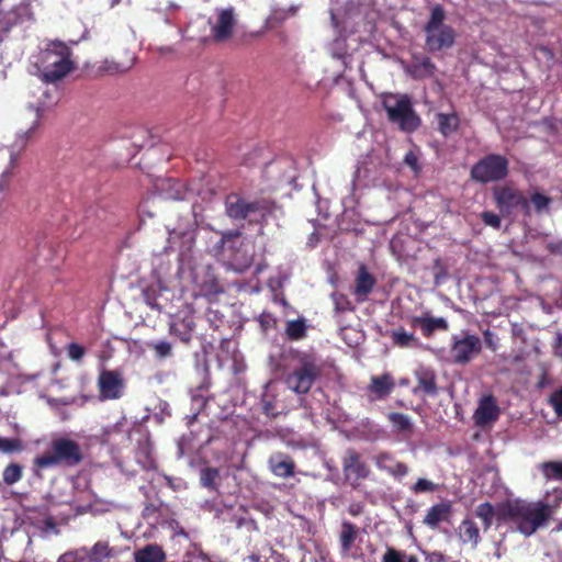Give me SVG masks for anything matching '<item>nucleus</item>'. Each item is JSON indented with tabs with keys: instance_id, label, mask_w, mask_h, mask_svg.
<instances>
[{
	"instance_id": "nucleus-1",
	"label": "nucleus",
	"mask_w": 562,
	"mask_h": 562,
	"mask_svg": "<svg viewBox=\"0 0 562 562\" xmlns=\"http://www.w3.org/2000/svg\"><path fill=\"white\" fill-rule=\"evenodd\" d=\"M557 506V503L551 502V496L547 495L543 501L509 502L503 507L502 514L513 527L528 537L547 524Z\"/></svg>"
},
{
	"instance_id": "nucleus-2",
	"label": "nucleus",
	"mask_w": 562,
	"mask_h": 562,
	"mask_svg": "<svg viewBox=\"0 0 562 562\" xmlns=\"http://www.w3.org/2000/svg\"><path fill=\"white\" fill-rule=\"evenodd\" d=\"M23 115L29 121L30 125L26 131L18 133L16 140L13 146H4L0 144V165L4 164L5 168L0 176V191H3L12 177V169L16 165L18 157L22 149L25 147L26 140L40 125L42 117V108L33 104L29 105Z\"/></svg>"
},
{
	"instance_id": "nucleus-3",
	"label": "nucleus",
	"mask_w": 562,
	"mask_h": 562,
	"mask_svg": "<svg viewBox=\"0 0 562 562\" xmlns=\"http://www.w3.org/2000/svg\"><path fill=\"white\" fill-rule=\"evenodd\" d=\"M40 71L45 81L55 82L65 77L72 68L68 46L61 42H52L40 56Z\"/></svg>"
},
{
	"instance_id": "nucleus-4",
	"label": "nucleus",
	"mask_w": 562,
	"mask_h": 562,
	"mask_svg": "<svg viewBox=\"0 0 562 562\" xmlns=\"http://www.w3.org/2000/svg\"><path fill=\"white\" fill-rule=\"evenodd\" d=\"M81 460L80 449L77 442L67 438H57L52 441L50 449L36 457L33 462L34 473L45 469L65 464H76Z\"/></svg>"
},
{
	"instance_id": "nucleus-5",
	"label": "nucleus",
	"mask_w": 562,
	"mask_h": 562,
	"mask_svg": "<svg viewBox=\"0 0 562 562\" xmlns=\"http://www.w3.org/2000/svg\"><path fill=\"white\" fill-rule=\"evenodd\" d=\"M446 14L440 5L431 9L430 18L425 25L426 47L429 52L450 48L456 38L454 30L445 23Z\"/></svg>"
},
{
	"instance_id": "nucleus-6",
	"label": "nucleus",
	"mask_w": 562,
	"mask_h": 562,
	"mask_svg": "<svg viewBox=\"0 0 562 562\" xmlns=\"http://www.w3.org/2000/svg\"><path fill=\"white\" fill-rule=\"evenodd\" d=\"M180 277L186 282L182 293H189L191 297L209 296L217 292L216 280L209 265L181 268Z\"/></svg>"
},
{
	"instance_id": "nucleus-7",
	"label": "nucleus",
	"mask_w": 562,
	"mask_h": 562,
	"mask_svg": "<svg viewBox=\"0 0 562 562\" xmlns=\"http://www.w3.org/2000/svg\"><path fill=\"white\" fill-rule=\"evenodd\" d=\"M382 104L389 120L398 125L402 131L411 133L419 126L420 120L406 95L386 94L383 97Z\"/></svg>"
},
{
	"instance_id": "nucleus-8",
	"label": "nucleus",
	"mask_w": 562,
	"mask_h": 562,
	"mask_svg": "<svg viewBox=\"0 0 562 562\" xmlns=\"http://www.w3.org/2000/svg\"><path fill=\"white\" fill-rule=\"evenodd\" d=\"M221 249L231 251V266L237 272H243L252 260V247L245 243L237 232H228L221 236Z\"/></svg>"
},
{
	"instance_id": "nucleus-9",
	"label": "nucleus",
	"mask_w": 562,
	"mask_h": 562,
	"mask_svg": "<svg viewBox=\"0 0 562 562\" xmlns=\"http://www.w3.org/2000/svg\"><path fill=\"white\" fill-rule=\"evenodd\" d=\"M507 172V159L501 155H490L473 166L471 176L474 180L486 183L505 178Z\"/></svg>"
},
{
	"instance_id": "nucleus-10",
	"label": "nucleus",
	"mask_w": 562,
	"mask_h": 562,
	"mask_svg": "<svg viewBox=\"0 0 562 562\" xmlns=\"http://www.w3.org/2000/svg\"><path fill=\"white\" fill-rule=\"evenodd\" d=\"M98 386L102 400H117L124 394L125 381L121 372L103 370L98 378Z\"/></svg>"
},
{
	"instance_id": "nucleus-11",
	"label": "nucleus",
	"mask_w": 562,
	"mask_h": 562,
	"mask_svg": "<svg viewBox=\"0 0 562 562\" xmlns=\"http://www.w3.org/2000/svg\"><path fill=\"white\" fill-rule=\"evenodd\" d=\"M481 347V339L475 335L456 337L451 355L454 362L467 363L480 353Z\"/></svg>"
},
{
	"instance_id": "nucleus-12",
	"label": "nucleus",
	"mask_w": 562,
	"mask_h": 562,
	"mask_svg": "<svg viewBox=\"0 0 562 562\" xmlns=\"http://www.w3.org/2000/svg\"><path fill=\"white\" fill-rule=\"evenodd\" d=\"M318 373L317 367L312 361H305L286 379L288 386L296 393H306L313 385Z\"/></svg>"
},
{
	"instance_id": "nucleus-13",
	"label": "nucleus",
	"mask_w": 562,
	"mask_h": 562,
	"mask_svg": "<svg viewBox=\"0 0 562 562\" xmlns=\"http://www.w3.org/2000/svg\"><path fill=\"white\" fill-rule=\"evenodd\" d=\"M211 25V36L217 41L223 42L228 40L235 29L236 19L233 9H221L216 12L214 21H209Z\"/></svg>"
},
{
	"instance_id": "nucleus-14",
	"label": "nucleus",
	"mask_w": 562,
	"mask_h": 562,
	"mask_svg": "<svg viewBox=\"0 0 562 562\" xmlns=\"http://www.w3.org/2000/svg\"><path fill=\"white\" fill-rule=\"evenodd\" d=\"M494 194L497 205L503 212L510 213L514 210L527 212L529 209L527 200L512 187L497 188Z\"/></svg>"
},
{
	"instance_id": "nucleus-15",
	"label": "nucleus",
	"mask_w": 562,
	"mask_h": 562,
	"mask_svg": "<svg viewBox=\"0 0 562 562\" xmlns=\"http://www.w3.org/2000/svg\"><path fill=\"white\" fill-rule=\"evenodd\" d=\"M193 225L189 218H186L179 225L168 228V248L184 250L191 247L194 237Z\"/></svg>"
},
{
	"instance_id": "nucleus-16",
	"label": "nucleus",
	"mask_w": 562,
	"mask_h": 562,
	"mask_svg": "<svg viewBox=\"0 0 562 562\" xmlns=\"http://www.w3.org/2000/svg\"><path fill=\"white\" fill-rule=\"evenodd\" d=\"M499 416V407L493 396H483L474 412L475 424L484 428L492 425Z\"/></svg>"
},
{
	"instance_id": "nucleus-17",
	"label": "nucleus",
	"mask_w": 562,
	"mask_h": 562,
	"mask_svg": "<svg viewBox=\"0 0 562 562\" xmlns=\"http://www.w3.org/2000/svg\"><path fill=\"white\" fill-rule=\"evenodd\" d=\"M394 386L395 382L390 373L372 376L367 387L368 396L371 401L383 400L392 393Z\"/></svg>"
},
{
	"instance_id": "nucleus-18",
	"label": "nucleus",
	"mask_w": 562,
	"mask_h": 562,
	"mask_svg": "<svg viewBox=\"0 0 562 562\" xmlns=\"http://www.w3.org/2000/svg\"><path fill=\"white\" fill-rule=\"evenodd\" d=\"M344 472L348 481H358L368 476L369 468L358 453L349 450L344 458Z\"/></svg>"
},
{
	"instance_id": "nucleus-19",
	"label": "nucleus",
	"mask_w": 562,
	"mask_h": 562,
	"mask_svg": "<svg viewBox=\"0 0 562 562\" xmlns=\"http://www.w3.org/2000/svg\"><path fill=\"white\" fill-rule=\"evenodd\" d=\"M259 207L257 204H250L236 196H231L226 201L227 214L233 218H249V221H257L255 214Z\"/></svg>"
},
{
	"instance_id": "nucleus-20",
	"label": "nucleus",
	"mask_w": 562,
	"mask_h": 562,
	"mask_svg": "<svg viewBox=\"0 0 562 562\" xmlns=\"http://www.w3.org/2000/svg\"><path fill=\"white\" fill-rule=\"evenodd\" d=\"M452 515V504L450 501H443L435 504L426 513L423 522L430 529H436L440 522L449 520Z\"/></svg>"
},
{
	"instance_id": "nucleus-21",
	"label": "nucleus",
	"mask_w": 562,
	"mask_h": 562,
	"mask_svg": "<svg viewBox=\"0 0 562 562\" xmlns=\"http://www.w3.org/2000/svg\"><path fill=\"white\" fill-rule=\"evenodd\" d=\"M374 462L380 470L386 471L396 479L404 477L408 473V468L404 463L396 461L387 452L376 454Z\"/></svg>"
},
{
	"instance_id": "nucleus-22",
	"label": "nucleus",
	"mask_w": 562,
	"mask_h": 562,
	"mask_svg": "<svg viewBox=\"0 0 562 562\" xmlns=\"http://www.w3.org/2000/svg\"><path fill=\"white\" fill-rule=\"evenodd\" d=\"M117 551L111 548L106 541H98L91 549H87V562H110L116 557Z\"/></svg>"
},
{
	"instance_id": "nucleus-23",
	"label": "nucleus",
	"mask_w": 562,
	"mask_h": 562,
	"mask_svg": "<svg viewBox=\"0 0 562 562\" xmlns=\"http://www.w3.org/2000/svg\"><path fill=\"white\" fill-rule=\"evenodd\" d=\"M135 63V57L132 56L125 61H117L114 58H105L98 66V72L100 75L113 76L117 74L126 72L132 68Z\"/></svg>"
},
{
	"instance_id": "nucleus-24",
	"label": "nucleus",
	"mask_w": 562,
	"mask_h": 562,
	"mask_svg": "<svg viewBox=\"0 0 562 562\" xmlns=\"http://www.w3.org/2000/svg\"><path fill=\"white\" fill-rule=\"evenodd\" d=\"M375 283L374 278L361 266L356 279L355 294L358 301H364L368 294L373 289Z\"/></svg>"
},
{
	"instance_id": "nucleus-25",
	"label": "nucleus",
	"mask_w": 562,
	"mask_h": 562,
	"mask_svg": "<svg viewBox=\"0 0 562 562\" xmlns=\"http://www.w3.org/2000/svg\"><path fill=\"white\" fill-rule=\"evenodd\" d=\"M157 189L168 199L183 200L187 198L189 190L180 182L168 179L161 180L157 184Z\"/></svg>"
},
{
	"instance_id": "nucleus-26",
	"label": "nucleus",
	"mask_w": 562,
	"mask_h": 562,
	"mask_svg": "<svg viewBox=\"0 0 562 562\" xmlns=\"http://www.w3.org/2000/svg\"><path fill=\"white\" fill-rule=\"evenodd\" d=\"M164 551L155 544H148L135 552V562H164Z\"/></svg>"
},
{
	"instance_id": "nucleus-27",
	"label": "nucleus",
	"mask_w": 562,
	"mask_h": 562,
	"mask_svg": "<svg viewBox=\"0 0 562 562\" xmlns=\"http://www.w3.org/2000/svg\"><path fill=\"white\" fill-rule=\"evenodd\" d=\"M436 120L438 130L443 136L451 135L459 126V117L456 113H438Z\"/></svg>"
},
{
	"instance_id": "nucleus-28",
	"label": "nucleus",
	"mask_w": 562,
	"mask_h": 562,
	"mask_svg": "<svg viewBox=\"0 0 562 562\" xmlns=\"http://www.w3.org/2000/svg\"><path fill=\"white\" fill-rule=\"evenodd\" d=\"M460 538L475 547L480 541V531L476 524L471 519H464L459 527Z\"/></svg>"
},
{
	"instance_id": "nucleus-29",
	"label": "nucleus",
	"mask_w": 562,
	"mask_h": 562,
	"mask_svg": "<svg viewBox=\"0 0 562 562\" xmlns=\"http://www.w3.org/2000/svg\"><path fill=\"white\" fill-rule=\"evenodd\" d=\"M414 323L420 326V328L427 335L431 334L435 329H447L448 327L446 319L442 317H416Z\"/></svg>"
},
{
	"instance_id": "nucleus-30",
	"label": "nucleus",
	"mask_w": 562,
	"mask_h": 562,
	"mask_svg": "<svg viewBox=\"0 0 562 562\" xmlns=\"http://www.w3.org/2000/svg\"><path fill=\"white\" fill-rule=\"evenodd\" d=\"M417 378L418 385L414 390L415 393L423 391L424 393L429 395L436 394L435 375L432 372L428 370L418 371Z\"/></svg>"
},
{
	"instance_id": "nucleus-31",
	"label": "nucleus",
	"mask_w": 562,
	"mask_h": 562,
	"mask_svg": "<svg viewBox=\"0 0 562 562\" xmlns=\"http://www.w3.org/2000/svg\"><path fill=\"white\" fill-rule=\"evenodd\" d=\"M328 52L334 58H338L342 60L345 66H348V50L346 38L342 36H338L335 41L329 45Z\"/></svg>"
},
{
	"instance_id": "nucleus-32",
	"label": "nucleus",
	"mask_w": 562,
	"mask_h": 562,
	"mask_svg": "<svg viewBox=\"0 0 562 562\" xmlns=\"http://www.w3.org/2000/svg\"><path fill=\"white\" fill-rule=\"evenodd\" d=\"M356 536V527L350 522H344L340 533V544L344 553H347L350 550L352 543L355 542Z\"/></svg>"
},
{
	"instance_id": "nucleus-33",
	"label": "nucleus",
	"mask_w": 562,
	"mask_h": 562,
	"mask_svg": "<svg viewBox=\"0 0 562 562\" xmlns=\"http://www.w3.org/2000/svg\"><path fill=\"white\" fill-rule=\"evenodd\" d=\"M306 325L303 318L289 321L285 333L290 339L299 340L305 336Z\"/></svg>"
},
{
	"instance_id": "nucleus-34",
	"label": "nucleus",
	"mask_w": 562,
	"mask_h": 562,
	"mask_svg": "<svg viewBox=\"0 0 562 562\" xmlns=\"http://www.w3.org/2000/svg\"><path fill=\"white\" fill-rule=\"evenodd\" d=\"M23 469L18 463L9 464L2 473L3 482L8 485H13L19 482L22 477Z\"/></svg>"
},
{
	"instance_id": "nucleus-35",
	"label": "nucleus",
	"mask_w": 562,
	"mask_h": 562,
	"mask_svg": "<svg viewBox=\"0 0 562 562\" xmlns=\"http://www.w3.org/2000/svg\"><path fill=\"white\" fill-rule=\"evenodd\" d=\"M540 470L549 480H562V462H544Z\"/></svg>"
},
{
	"instance_id": "nucleus-36",
	"label": "nucleus",
	"mask_w": 562,
	"mask_h": 562,
	"mask_svg": "<svg viewBox=\"0 0 562 562\" xmlns=\"http://www.w3.org/2000/svg\"><path fill=\"white\" fill-rule=\"evenodd\" d=\"M23 449H24V445L21 439L0 437V452L13 453V452H21Z\"/></svg>"
},
{
	"instance_id": "nucleus-37",
	"label": "nucleus",
	"mask_w": 562,
	"mask_h": 562,
	"mask_svg": "<svg viewBox=\"0 0 562 562\" xmlns=\"http://www.w3.org/2000/svg\"><path fill=\"white\" fill-rule=\"evenodd\" d=\"M475 515L482 519L484 528L488 529L493 524L494 509L491 504H480L475 509Z\"/></svg>"
},
{
	"instance_id": "nucleus-38",
	"label": "nucleus",
	"mask_w": 562,
	"mask_h": 562,
	"mask_svg": "<svg viewBox=\"0 0 562 562\" xmlns=\"http://www.w3.org/2000/svg\"><path fill=\"white\" fill-rule=\"evenodd\" d=\"M271 469L273 473L281 477H286L293 473V464L289 460H271Z\"/></svg>"
},
{
	"instance_id": "nucleus-39",
	"label": "nucleus",
	"mask_w": 562,
	"mask_h": 562,
	"mask_svg": "<svg viewBox=\"0 0 562 562\" xmlns=\"http://www.w3.org/2000/svg\"><path fill=\"white\" fill-rule=\"evenodd\" d=\"M389 420L400 431H408L412 428V422L408 416L401 413H391Z\"/></svg>"
},
{
	"instance_id": "nucleus-40",
	"label": "nucleus",
	"mask_w": 562,
	"mask_h": 562,
	"mask_svg": "<svg viewBox=\"0 0 562 562\" xmlns=\"http://www.w3.org/2000/svg\"><path fill=\"white\" fill-rule=\"evenodd\" d=\"M218 471L216 469L206 468L201 471V483L207 488H215Z\"/></svg>"
},
{
	"instance_id": "nucleus-41",
	"label": "nucleus",
	"mask_w": 562,
	"mask_h": 562,
	"mask_svg": "<svg viewBox=\"0 0 562 562\" xmlns=\"http://www.w3.org/2000/svg\"><path fill=\"white\" fill-rule=\"evenodd\" d=\"M394 342L401 347H408L415 340L414 335L404 329H396L392 334Z\"/></svg>"
},
{
	"instance_id": "nucleus-42",
	"label": "nucleus",
	"mask_w": 562,
	"mask_h": 562,
	"mask_svg": "<svg viewBox=\"0 0 562 562\" xmlns=\"http://www.w3.org/2000/svg\"><path fill=\"white\" fill-rule=\"evenodd\" d=\"M437 484L427 480L418 479V481L411 487L413 493H430L437 490Z\"/></svg>"
},
{
	"instance_id": "nucleus-43",
	"label": "nucleus",
	"mask_w": 562,
	"mask_h": 562,
	"mask_svg": "<svg viewBox=\"0 0 562 562\" xmlns=\"http://www.w3.org/2000/svg\"><path fill=\"white\" fill-rule=\"evenodd\" d=\"M149 347L155 350L156 356L160 359L171 356V345L165 340L151 342Z\"/></svg>"
},
{
	"instance_id": "nucleus-44",
	"label": "nucleus",
	"mask_w": 562,
	"mask_h": 562,
	"mask_svg": "<svg viewBox=\"0 0 562 562\" xmlns=\"http://www.w3.org/2000/svg\"><path fill=\"white\" fill-rule=\"evenodd\" d=\"M87 549L81 548L75 552H67L59 558L58 562H77L86 560Z\"/></svg>"
},
{
	"instance_id": "nucleus-45",
	"label": "nucleus",
	"mask_w": 562,
	"mask_h": 562,
	"mask_svg": "<svg viewBox=\"0 0 562 562\" xmlns=\"http://www.w3.org/2000/svg\"><path fill=\"white\" fill-rule=\"evenodd\" d=\"M531 203L537 212H543L548 209L550 199L541 193H535L531 195Z\"/></svg>"
},
{
	"instance_id": "nucleus-46",
	"label": "nucleus",
	"mask_w": 562,
	"mask_h": 562,
	"mask_svg": "<svg viewBox=\"0 0 562 562\" xmlns=\"http://www.w3.org/2000/svg\"><path fill=\"white\" fill-rule=\"evenodd\" d=\"M85 353L86 349L76 342L70 344L67 348V355L72 361H80Z\"/></svg>"
},
{
	"instance_id": "nucleus-47",
	"label": "nucleus",
	"mask_w": 562,
	"mask_h": 562,
	"mask_svg": "<svg viewBox=\"0 0 562 562\" xmlns=\"http://www.w3.org/2000/svg\"><path fill=\"white\" fill-rule=\"evenodd\" d=\"M405 554L389 548L383 555L382 562H404Z\"/></svg>"
},
{
	"instance_id": "nucleus-48",
	"label": "nucleus",
	"mask_w": 562,
	"mask_h": 562,
	"mask_svg": "<svg viewBox=\"0 0 562 562\" xmlns=\"http://www.w3.org/2000/svg\"><path fill=\"white\" fill-rule=\"evenodd\" d=\"M550 402L557 415L562 417V389L551 396Z\"/></svg>"
},
{
	"instance_id": "nucleus-49",
	"label": "nucleus",
	"mask_w": 562,
	"mask_h": 562,
	"mask_svg": "<svg viewBox=\"0 0 562 562\" xmlns=\"http://www.w3.org/2000/svg\"><path fill=\"white\" fill-rule=\"evenodd\" d=\"M404 161L405 164L412 168V170H414L415 172H417L419 170V166H418V157L417 155L411 150L408 151L405 157H404Z\"/></svg>"
},
{
	"instance_id": "nucleus-50",
	"label": "nucleus",
	"mask_w": 562,
	"mask_h": 562,
	"mask_svg": "<svg viewBox=\"0 0 562 562\" xmlns=\"http://www.w3.org/2000/svg\"><path fill=\"white\" fill-rule=\"evenodd\" d=\"M482 218L486 225L495 228L498 227L501 224L499 217L494 213L485 212L482 214Z\"/></svg>"
},
{
	"instance_id": "nucleus-51",
	"label": "nucleus",
	"mask_w": 562,
	"mask_h": 562,
	"mask_svg": "<svg viewBox=\"0 0 562 562\" xmlns=\"http://www.w3.org/2000/svg\"><path fill=\"white\" fill-rule=\"evenodd\" d=\"M137 213H138V216L142 221L145 220V216L147 215L148 217H151L153 216V213L150 211V206L148 204V201H143L138 207H137Z\"/></svg>"
},
{
	"instance_id": "nucleus-52",
	"label": "nucleus",
	"mask_w": 562,
	"mask_h": 562,
	"mask_svg": "<svg viewBox=\"0 0 562 562\" xmlns=\"http://www.w3.org/2000/svg\"><path fill=\"white\" fill-rule=\"evenodd\" d=\"M169 300L168 297V290L167 289H161L158 296H157V301L155 303V306H157L158 310H162V308H166V304L165 302H167Z\"/></svg>"
},
{
	"instance_id": "nucleus-53",
	"label": "nucleus",
	"mask_w": 562,
	"mask_h": 562,
	"mask_svg": "<svg viewBox=\"0 0 562 562\" xmlns=\"http://www.w3.org/2000/svg\"><path fill=\"white\" fill-rule=\"evenodd\" d=\"M555 353L562 357V333H559L557 336Z\"/></svg>"
},
{
	"instance_id": "nucleus-54",
	"label": "nucleus",
	"mask_w": 562,
	"mask_h": 562,
	"mask_svg": "<svg viewBox=\"0 0 562 562\" xmlns=\"http://www.w3.org/2000/svg\"><path fill=\"white\" fill-rule=\"evenodd\" d=\"M263 402V409L266 412V414L268 415H274V409H273V405L271 402H269L268 400L263 398L262 400Z\"/></svg>"
},
{
	"instance_id": "nucleus-55",
	"label": "nucleus",
	"mask_w": 562,
	"mask_h": 562,
	"mask_svg": "<svg viewBox=\"0 0 562 562\" xmlns=\"http://www.w3.org/2000/svg\"><path fill=\"white\" fill-rule=\"evenodd\" d=\"M485 339H486V342L488 344V346L491 347L492 350H495L496 349V346L495 344L493 342V339H492V334L490 331H486L485 333Z\"/></svg>"
},
{
	"instance_id": "nucleus-56",
	"label": "nucleus",
	"mask_w": 562,
	"mask_h": 562,
	"mask_svg": "<svg viewBox=\"0 0 562 562\" xmlns=\"http://www.w3.org/2000/svg\"><path fill=\"white\" fill-rule=\"evenodd\" d=\"M330 20H331L333 27L337 29L338 27V21H337L336 15L333 12L330 13Z\"/></svg>"
},
{
	"instance_id": "nucleus-57",
	"label": "nucleus",
	"mask_w": 562,
	"mask_h": 562,
	"mask_svg": "<svg viewBox=\"0 0 562 562\" xmlns=\"http://www.w3.org/2000/svg\"><path fill=\"white\" fill-rule=\"evenodd\" d=\"M406 560L404 562H418V559L414 555L404 557Z\"/></svg>"
},
{
	"instance_id": "nucleus-58",
	"label": "nucleus",
	"mask_w": 562,
	"mask_h": 562,
	"mask_svg": "<svg viewBox=\"0 0 562 562\" xmlns=\"http://www.w3.org/2000/svg\"><path fill=\"white\" fill-rule=\"evenodd\" d=\"M191 38H198V40L203 41V40H205V38H206V36H204V35H195V34H192V35H191Z\"/></svg>"
},
{
	"instance_id": "nucleus-59",
	"label": "nucleus",
	"mask_w": 562,
	"mask_h": 562,
	"mask_svg": "<svg viewBox=\"0 0 562 562\" xmlns=\"http://www.w3.org/2000/svg\"><path fill=\"white\" fill-rule=\"evenodd\" d=\"M553 496H554L555 499H561L562 498V492H555Z\"/></svg>"
},
{
	"instance_id": "nucleus-60",
	"label": "nucleus",
	"mask_w": 562,
	"mask_h": 562,
	"mask_svg": "<svg viewBox=\"0 0 562 562\" xmlns=\"http://www.w3.org/2000/svg\"><path fill=\"white\" fill-rule=\"evenodd\" d=\"M424 65H425L426 67H431V65H430L429 60L425 61V64H424Z\"/></svg>"
},
{
	"instance_id": "nucleus-61",
	"label": "nucleus",
	"mask_w": 562,
	"mask_h": 562,
	"mask_svg": "<svg viewBox=\"0 0 562 562\" xmlns=\"http://www.w3.org/2000/svg\"><path fill=\"white\" fill-rule=\"evenodd\" d=\"M407 384V381L406 380H402L401 381V385H406Z\"/></svg>"
},
{
	"instance_id": "nucleus-62",
	"label": "nucleus",
	"mask_w": 562,
	"mask_h": 562,
	"mask_svg": "<svg viewBox=\"0 0 562 562\" xmlns=\"http://www.w3.org/2000/svg\"><path fill=\"white\" fill-rule=\"evenodd\" d=\"M359 176H360V171L358 170L356 173V177L359 178Z\"/></svg>"
}]
</instances>
